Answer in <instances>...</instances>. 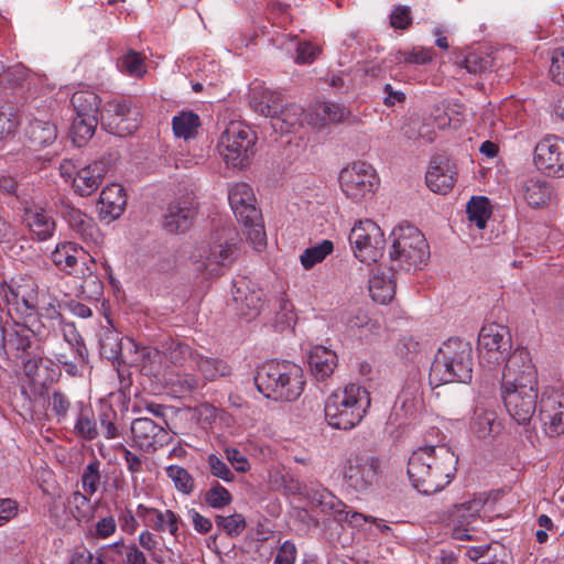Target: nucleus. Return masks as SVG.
Wrapping results in <instances>:
<instances>
[{
	"label": "nucleus",
	"instance_id": "nucleus-1",
	"mask_svg": "<svg viewBox=\"0 0 564 564\" xmlns=\"http://www.w3.org/2000/svg\"><path fill=\"white\" fill-rule=\"evenodd\" d=\"M254 384L267 399L292 402L303 393L305 380L300 366L272 360L258 368Z\"/></svg>",
	"mask_w": 564,
	"mask_h": 564
},
{
	"label": "nucleus",
	"instance_id": "nucleus-2",
	"mask_svg": "<svg viewBox=\"0 0 564 564\" xmlns=\"http://www.w3.org/2000/svg\"><path fill=\"white\" fill-rule=\"evenodd\" d=\"M370 404L368 390L362 386L349 383L327 397L324 406L325 419L333 429L348 431L364 420Z\"/></svg>",
	"mask_w": 564,
	"mask_h": 564
},
{
	"label": "nucleus",
	"instance_id": "nucleus-3",
	"mask_svg": "<svg viewBox=\"0 0 564 564\" xmlns=\"http://www.w3.org/2000/svg\"><path fill=\"white\" fill-rule=\"evenodd\" d=\"M473 348L460 338H449L438 348L430 378L438 383H468L473 378Z\"/></svg>",
	"mask_w": 564,
	"mask_h": 564
},
{
	"label": "nucleus",
	"instance_id": "nucleus-4",
	"mask_svg": "<svg viewBox=\"0 0 564 564\" xmlns=\"http://www.w3.org/2000/svg\"><path fill=\"white\" fill-rule=\"evenodd\" d=\"M437 458L443 459L442 467H435L434 474L429 471V463L433 457L425 449H416L408 462V476L414 489L423 495H432L443 490L452 480L456 471L457 457H452L441 451Z\"/></svg>",
	"mask_w": 564,
	"mask_h": 564
},
{
	"label": "nucleus",
	"instance_id": "nucleus-5",
	"mask_svg": "<svg viewBox=\"0 0 564 564\" xmlns=\"http://www.w3.org/2000/svg\"><path fill=\"white\" fill-rule=\"evenodd\" d=\"M392 246L391 270H416L430 258V250L424 235L411 224H400L391 232Z\"/></svg>",
	"mask_w": 564,
	"mask_h": 564
},
{
	"label": "nucleus",
	"instance_id": "nucleus-6",
	"mask_svg": "<svg viewBox=\"0 0 564 564\" xmlns=\"http://www.w3.org/2000/svg\"><path fill=\"white\" fill-rule=\"evenodd\" d=\"M231 234V230L223 229L197 247L193 254L195 270L205 279L223 275L236 261L238 248Z\"/></svg>",
	"mask_w": 564,
	"mask_h": 564
},
{
	"label": "nucleus",
	"instance_id": "nucleus-7",
	"mask_svg": "<svg viewBox=\"0 0 564 564\" xmlns=\"http://www.w3.org/2000/svg\"><path fill=\"white\" fill-rule=\"evenodd\" d=\"M258 137L248 126L240 121H230L221 132L217 148L226 165L245 169L250 165L254 154Z\"/></svg>",
	"mask_w": 564,
	"mask_h": 564
},
{
	"label": "nucleus",
	"instance_id": "nucleus-8",
	"mask_svg": "<svg viewBox=\"0 0 564 564\" xmlns=\"http://www.w3.org/2000/svg\"><path fill=\"white\" fill-rule=\"evenodd\" d=\"M345 484L357 492L373 488L381 475V460L373 455L350 453L341 465Z\"/></svg>",
	"mask_w": 564,
	"mask_h": 564
},
{
	"label": "nucleus",
	"instance_id": "nucleus-9",
	"mask_svg": "<svg viewBox=\"0 0 564 564\" xmlns=\"http://www.w3.org/2000/svg\"><path fill=\"white\" fill-rule=\"evenodd\" d=\"M100 97L91 90H77L70 98L76 117L72 123L75 141L85 142L90 139L100 120Z\"/></svg>",
	"mask_w": 564,
	"mask_h": 564
},
{
	"label": "nucleus",
	"instance_id": "nucleus-10",
	"mask_svg": "<svg viewBox=\"0 0 564 564\" xmlns=\"http://www.w3.org/2000/svg\"><path fill=\"white\" fill-rule=\"evenodd\" d=\"M348 239L355 257L362 263L377 262L383 254L384 235L381 228L370 219L355 224Z\"/></svg>",
	"mask_w": 564,
	"mask_h": 564
},
{
	"label": "nucleus",
	"instance_id": "nucleus-11",
	"mask_svg": "<svg viewBox=\"0 0 564 564\" xmlns=\"http://www.w3.org/2000/svg\"><path fill=\"white\" fill-rule=\"evenodd\" d=\"M339 184L346 197L358 203L371 197L378 187L379 178L369 163L358 161L340 171Z\"/></svg>",
	"mask_w": 564,
	"mask_h": 564
},
{
	"label": "nucleus",
	"instance_id": "nucleus-12",
	"mask_svg": "<svg viewBox=\"0 0 564 564\" xmlns=\"http://www.w3.org/2000/svg\"><path fill=\"white\" fill-rule=\"evenodd\" d=\"M100 123L107 132L126 137L139 128L140 111L126 99H112L104 105Z\"/></svg>",
	"mask_w": 564,
	"mask_h": 564
},
{
	"label": "nucleus",
	"instance_id": "nucleus-13",
	"mask_svg": "<svg viewBox=\"0 0 564 564\" xmlns=\"http://www.w3.org/2000/svg\"><path fill=\"white\" fill-rule=\"evenodd\" d=\"M511 348V336L508 327L500 324L485 325L478 336V351L481 362L488 367L506 360V354Z\"/></svg>",
	"mask_w": 564,
	"mask_h": 564
},
{
	"label": "nucleus",
	"instance_id": "nucleus-14",
	"mask_svg": "<svg viewBox=\"0 0 564 564\" xmlns=\"http://www.w3.org/2000/svg\"><path fill=\"white\" fill-rule=\"evenodd\" d=\"M539 387H501V399L510 417L518 424H528L538 406Z\"/></svg>",
	"mask_w": 564,
	"mask_h": 564
},
{
	"label": "nucleus",
	"instance_id": "nucleus-15",
	"mask_svg": "<svg viewBox=\"0 0 564 564\" xmlns=\"http://www.w3.org/2000/svg\"><path fill=\"white\" fill-rule=\"evenodd\" d=\"M533 162L536 169L551 177H564V139L546 135L534 148Z\"/></svg>",
	"mask_w": 564,
	"mask_h": 564
},
{
	"label": "nucleus",
	"instance_id": "nucleus-16",
	"mask_svg": "<svg viewBox=\"0 0 564 564\" xmlns=\"http://www.w3.org/2000/svg\"><path fill=\"white\" fill-rule=\"evenodd\" d=\"M538 387V371L527 348H517L506 360L501 387Z\"/></svg>",
	"mask_w": 564,
	"mask_h": 564
},
{
	"label": "nucleus",
	"instance_id": "nucleus-17",
	"mask_svg": "<svg viewBox=\"0 0 564 564\" xmlns=\"http://www.w3.org/2000/svg\"><path fill=\"white\" fill-rule=\"evenodd\" d=\"M229 305L238 316L247 319L256 318L263 306V291L250 280L240 278L235 280L231 289Z\"/></svg>",
	"mask_w": 564,
	"mask_h": 564
},
{
	"label": "nucleus",
	"instance_id": "nucleus-18",
	"mask_svg": "<svg viewBox=\"0 0 564 564\" xmlns=\"http://www.w3.org/2000/svg\"><path fill=\"white\" fill-rule=\"evenodd\" d=\"M539 417L550 436L564 433V393L560 390H544L539 405Z\"/></svg>",
	"mask_w": 564,
	"mask_h": 564
},
{
	"label": "nucleus",
	"instance_id": "nucleus-19",
	"mask_svg": "<svg viewBox=\"0 0 564 564\" xmlns=\"http://www.w3.org/2000/svg\"><path fill=\"white\" fill-rule=\"evenodd\" d=\"M131 435L134 444L142 451L151 453L167 445L172 437L165 429L150 417H138L131 423Z\"/></svg>",
	"mask_w": 564,
	"mask_h": 564
},
{
	"label": "nucleus",
	"instance_id": "nucleus-20",
	"mask_svg": "<svg viewBox=\"0 0 564 564\" xmlns=\"http://www.w3.org/2000/svg\"><path fill=\"white\" fill-rule=\"evenodd\" d=\"M61 213L69 228L75 231L84 242L93 246L102 243V234L91 217L67 203L63 204Z\"/></svg>",
	"mask_w": 564,
	"mask_h": 564
},
{
	"label": "nucleus",
	"instance_id": "nucleus-21",
	"mask_svg": "<svg viewBox=\"0 0 564 564\" xmlns=\"http://www.w3.org/2000/svg\"><path fill=\"white\" fill-rule=\"evenodd\" d=\"M456 174L452 160L443 155L434 156L425 175L426 185L434 193L447 194L454 187Z\"/></svg>",
	"mask_w": 564,
	"mask_h": 564
},
{
	"label": "nucleus",
	"instance_id": "nucleus-22",
	"mask_svg": "<svg viewBox=\"0 0 564 564\" xmlns=\"http://www.w3.org/2000/svg\"><path fill=\"white\" fill-rule=\"evenodd\" d=\"M129 348L128 361L126 364L137 367L148 377H158L162 369V352L150 346H141L133 339L127 338Z\"/></svg>",
	"mask_w": 564,
	"mask_h": 564
},
{
	"label": "nucleus",
	"instance_id": "nucleus-23",
	"mask_svg": "<svg viewBox=\"0 0 564 564\" xmlns=\"http://www.w3.org/2000/svg\"><path fill=\"white\" fill-rule=\"evenodd\" d=\"M110 167V160L102 158L82 166L73 180V187L80 196H89L98 189Z\"/></svg>",
	"mask_w": 564,
	"mask_h": 564
},
{
	"label": "nucleus",
	"instance_id": "nucleus-24",
	"mask_svg": "<svg viewBox=\"0 0 564 564\" xmlns=\"http://www.w3.org/2000/svg\"><path fill=\"white\" fill-rule=\"evenodd\" d=\"M228 200L237 220L253 221L259 218L260 210L256 207V196L247 183H236L229 187Z\"/></svg>",
	"mask_w": 564,
	"mask_h": 564
},
{
	"label": "nucleus",
	"instance_id": "nucleus-25",
	"mask_svg": "<svg viewBox=\"0 0 564 564\" xmlns=\"http://www.w3.org/2000/svg\"><path fill=\"white\" fill-rule=\"evenodd\" d=\"M422 405L420 384L412 381L405 386L397 398L390 414V422L402 425L406 420L414 417Z\"/></svg>",
	"mask_w": 564,
	"mask_h": 564
},
{
	"label": "nucleus",
	"instance_id": "nucleus-26",
	"mask_svg": "<svg viewBox=\"0 0 564 564\" xmlns=\"http://www.w3.org/2000/svg\"><path fill=\"white\" fill-rule=\"evenodd\" d=\"M22 220L35 240L45 241L55 231L56 224L52 213L41 206L32 205L25 207Z\"/></svg>",
	"mask_w": 564,
	"mask_h": 564
},
{
	"label": "nucleus",
	"instance_id": "nucleus-27",
	"mask_svg": "<svg viewBox=\"0 0 564 564\" xmlns=\"http://www.w3.org/2000/svg\"><path fill=\"white\" fill-rule=\"evenodd\" d=\"M137 516L142 519L147 527L158 532L169 531L170 534L177 540L180 517L172 510L161 511L156 508L147 507L140 503L137 507Z\"/></svg>",
	"mask_w": 564,
	"mask_h": 564
},
{
	"label": "nucleus",
	"instance_id": "nucleus-28",
	"mask_svg": "<svg viewBox=\"0 0 564 564\" xmlns=\"http://www.w3.org/2000/svg\"><path fill=\"white\" fill-rule=\"evenodd\" d=\"M518 192L532 208L546 206L554 195L552 184L540 176L521 180L518 184Z\"/></svg>",
	"mask_w": 564,
	"mask_h": 564
},
{
	"label": "nucleus",
	"instance_id": "nucleus-29",
	"mask_svg": "<svg viewBox=\"0 0 564 564\" xmlns=\"http://www.w3.org/2000/svg\"><path fill=\"white\" fill-rule=\"evenodd\" d=\"M194 216L195 208L189 200L172 202L164 215V228L172 234L184 232L191 227Z\"/></svg>",
	"mask_w": 564,
	"mask_h": 564
},
{
	"label": "nucleus",
	"instance_id": "nucleus-30",
	"mask_svg": "<svg viewBox=\"0 0 564 564\" xmlns=\"http://www.w3.org/2000/svg\"><path fill=\"white\" fill-rule=\"evenodd\" d=\"M87 257L88 253L84 248L72 241L58 243L51 256L53 263L68 274L78 272L76 265L79 261L86 265Z\"/></svg>",
	"mask_w": 564,
	"mask_h": 564
},
{
	"label": "nucleus",
	"instance_id": "nucleus-31",
	"mask_svg": "<svg viewBox=\"0 0 564 564\" xmlns=\"http://www.w3.org/2000/svg\"><path fill=\"white\" fill-rule=\"evenodd\" d=\"M4 292L9 302L22 303L29 310H34L37 306V286L30 276L11 279Z\"/></svg>",
	"mask_w": 564,
	"mask_h": 564
},
{
	"label": "nucleus",
	"instance_id": "nucleus-32",
	"mask_svg": "<svg viewBox=\"0 0 564 564\" xmlns=\"http://www.w3.org/2000/svg\"><path fill=\"white\" fill-rule=\"evenodd\" d=\"M193 368L200 375L199 377L205 386L207 382L228 378L232 372L230 365L226 360L218 357L204 356L198 351L194 355Z\"/></svg>",
	"mask_w": 564,
	"mask_h": 564
},
{
	"label": "nucleus",
	"instance_id": "nucleus-33",
	"mask_svg": "<svg viewBox=\"0 0 564 564\" xmlns=\"http://www.w3.org/2000/svg\"><path fill=\"white\" fill-rule=\"evenodd\" d=\"M485 506L482 498H474L456 506L455 518L458 521V525H455L452 530V538L458 541H469L471 535L468 533V528L464 525L470 524L478 516Z\"/></svg>",
	"mask_w": 564,
	"mask_h": 564
},
{
	"label": "nucleus",
	"instance_id": "nucleus-34",
	"mask_svg": "<svg viewBox=\"0 0 564 564\" xmlns=\"http://www.w3.org/2000/svg\"><path fill=\"white\" fill-rule=\"evenodd\" d=\"M308 367L316 380H325L333 375L337 367V355L323 346H316L310 352Z\"/></svg>",
	"mask_w": 564,
	"mask_h": 564
},
{
	"label": "nucleus",
	"instance_id": "nucleus-35",
	"mask_svg": "<svg viewBox=\"0 0 564 564\" xmlns=\"http://www.w3.org/2000/svg\"><path fill=\"white\" fill-rule=\"evenodd\" d=\"M100 355L112 362L126 364L128 361L129 348L127 340L123 343L119 333L115 329L106 328L100 334L99 339Z\"/></svg>",
	"mask_w": 564,
	"mask_h": 564
},
{
	"label": "nucleus",
	"instance_id": "nucleus-36",
	"mask_svg": "<svg viewBox=\"0 0 564 564\" xmlns=\"http://www.w3.org/2000/svg\"><path fill=\"white\" fill-rule=\"evenodd\" d=\"M98 203L100 214L111 219L118 218L127 204L123 187L116 183L106 186L100 193Z\"/></svg>",
	"mask_w": 564,
	"mask_h": 564
},
{
	"label": "nucleus",
	"instance_id": "nucleus-37",
	"mask_svg": "<svg viewBox=\"0 0 564 564\" xmlns=\"http://www.w3.org/2000/svg\"><path fill=\"white\" fill-rule=\"evenodd\" d=\"M35 334L23 324H14L6 328V349L20 351L25 356L34 354Z\"/></svg>",
	"mask_w": 564,
	"mask_h": 564
},
{
	"label": "nucleus",
	"instance_id": "nucleus-38",
	"mask_svg": "<svg viewBox=\"0 0 564 564\" xmlns=\"http://www.w3.org/2000/svg\"><path fill=\"white\" fill-rule=\"evenodd\" d=\"M25 137L34 148L47 147L56 140L57 128L50 120L33 119L25 128Z\"/></svg>",
	"mask_w": 564,
	"mask_h": 564
},
{
	"label": "nucleus",
	"instance_id": "nucleus-39",
	"mask_svg": "<svg viewBox=\"0 0 564 564\" xmlns=\"http://www.w3.org/2000/svg\"><path fill=\"white\" fill-rule=\"evenodd\" d=\"M349 115V110L338 104L321 102L307 113V120L314 124L326 126L340 122Z\"/></svg>",
	"mask_w": 564,
	"mask_h": 564
},
{
	"label": "nucleus",
	"instance_id": "nucleus-40",
	"mask_svg": "<svg viewBox=\"0 0 564 564\" xmlns=\"http://www.w3.org/2000/svg\"><path fill=\"white\" fill-rule=\"evenodd\" d=\"M369 293L371 299L380 304H387L394 297L395 282L390 271L373 273L369 280Z\"/></svg>",
	"mask_w": 564,
	"mask_h": 564
},
{
	"label": "nucleus",
	"instance_id": "nucleus-41",
	"mask_svg": "<svg viewBox=\"0 0 564 564\" xmlns=\"http://www.w3.org/2000/svg\"><path fill=\"white\" fill-rule=\"evenodd\" d=\"M304 110L302 107L291 104L279 108L276 115L271 118V127L281 134L291 132L296 126L301 124Z\"/></svg>",
	"mask_w": 564,
	"mask_h": 564
},
{
	"label": "nucleus",
	"instance_id": "nucleus-42",
	"mask_svg": "<svg viewBox=\"0 0 564 564\" xmlns=\"http://www.w3.org/2000/svg\"><path fill=\"white\" fill-rule=\"evenodd\" d=\"M306 497L312 506L319 509L321 512L329 513L335 517L338 510L343 509V501L322 486L311 487L306 491Z\"/></svg>",
	"mask_w": 564,
	"mask_h": 564
},
{
	"label": "nucleus",
	"instance_id": "nucleus-43",
	"mask_svg": "<svg viewBox=\"0 0 564 564\" xmlns=\"http://www.w3.org/2000/svg\"><path fill=\"white\" fill-rule=\"evenodd\" d=\"M250 104L257 112L270 118L278 113L282 105L278 93L269 89L260 90L258 87L252 89Z\"/></svg>",
	"mask_w": 564,
	"mask_h": 564
},
{
	"label": "nucleus",
	"instance_id": "nucleus-44",
	"mask_svg": "<svg viewBox=\"0 0 564 564\" xmlns=\"http://www.w3.org/2000/svg\"><path fill=\"white\" fill-rule=\"evenodd\" d=\"M161 352L170 364L180 367L187 361L194 362V355L197 354L187 344L174 338H170L162 344Z\"/></svg>",
	"mask_w": 564,
	"mask_h": 564
},
{
	"label": "nucleus",
	"instance_id": "nucleus-45",
	"mask_svg": "<svg viewBox=\"0 0 564 564\" xmlns=\"http://www.w3.org/2000/svg\"><path fill=\"white\" fill-rule=\"evenodd\" d=\"M90 497L85 492L76 490L66 498L64 507L78 523L88 522L93 517Z\"/></svg>",
	"mask_w": 564,
	"mask_h": 564
},
{
	"label": "nucleus",
	"instance_id": "nucleus-46",
	"mask_svg": "<svg viewBox=\"0 0 564 564\" xmlns=\"http://www.w3.org/2000/svg\"><path fill=\"white\" fill-rule=\"evenodd\" d=\"M90 265L86 263L77 273L79 274V278L83 280L82 284L79 285L80 294L84 295L87 299H95L97 300L102 294V282L98 278V275L95 273L96 263L93 258H90Z\"/></svg>",
	"mask_w": 564,
	"mask_h": 564
},
{
	"label": "nucleus",
	"instance_id": "nucleus-47",
	"mask_svg": "<svg viewBox=\"0 0 564 564\" xmlns=\"http://www.w3.org/2000/svg\"><path fill=\"white\" fill-rule=\"evenodd\" d=\"M466 214L470 223H474L478 229H484L491 216L489 199L485 196L471 197L467 203Z\"/></svg>",
	"mask_w": 564,
	"mask_h": 564
},
{
	"label": "nucleus",
	"instance_id": "nucleus-48",
	"mask_svg": "<svg viewBox=\"0 0 564 564\" xmlns=\"http://www.w3.org/2000/svg\"><path fill=\"white\" fill-rule=\"evenodd\" d=\"M347 328L361 339H367L369 335L378 334L380 326L377 322L370 319L368 315L358 311L346 321Z\"/></svg>",
	"mask_w": 564,
	"mask_h": 564
},
{
	"label": "nucleus",
	"instance_id": "nucleus-49",
	"mask_svg": "<svg viewBox=\"0 0 564 564\" xmlns=\"http://www.w3.org/2000/svg\"><path fill=\"white\" fill-rule=\"evenodd\" d=\"M199 124V117L193 111H182L172 119L174 134L185 140L196 134Z\"/></svg>",
	"mask_w": 564,
	"mask_h": 564
},
{
	"label": "nucleus",
	"instance_id": "nucleus-50",
	"mask_svg": "<svg viewBox=\"0 0 564 564\" xmlns=\"http://www.w3.org/2000/svg\"><path fill=\"white\" fill-rule=\"evenodd\" d=\"M497 415L494 411L477 408L471 419L470 429L478 438H487L495 431Z\"/></svg>",
	"mask_w": 564,
	"mask_h": 564
},
{
	"label": "nucleus",
	"instance_id": "nucleus-51",
	"mask_svg": "<svg viewBox=\"0 0 564 564\" xmlns=\"http://www.w3.org/2000/svg\"><path fill=\"white\" fill-rule=\"evenodd\" d=\"M74 432L77 436L87 441H93L98 437L99 430L91 409H80L75 422Z\"/></svg>",
	"mask_w": 564,
	"mask_h": 564
},
{
	"label": "nucleus",
	"instance_id": "nucleus-52",
	"mask_svg": "<svg viewBox=\"0 0 564 564\" xmlns=\"http://www.w3.org/2000/svg\"><path fill=\"white\" fill-rule=\"evenodd\" d=\"M215 523L217 529L229 538L239 536L247 528L245 516L237 512L230 516L216 514Z\"/></svg>",
	"mask_w": 564,
	"mask_h": 564
},
{
	"label": "nucleus",
	"instance_id": "nucleus-53",
	"mask_svg": "<svg viewBox=\"0 0 564 564\" xmlns=\"http://www.w3.org/2000/svg\"><path fill=\"white\" fill-rule=\"evenodd\" d=\"M334 250V245L330 240H323L322 242L312 246L303 251L300 257L301 264L304 269L310 270L315 264L322 262Z\"/></svg>",
	"mask_w": 564,
	"mask_h": 564
},
{
	"label": "nucleus",
	"instance_id": "nucleus-54",
	"mask_svg": "<svg viewBox=\"0 0 564 564\" xmlns=\"http://www.w3.org/2000/svg\"><path fill=\"white\" fill-rule=\"evenodd\" d=\"M238 221L243 225L247 240L252 245L254 250H263L267 246V235L261 213H259V218L257 220L254 219L253 221H248V219H245Z\"/></svg>",
	"mask_w": 564,
	"mask_h": 564
},
{
	"label": "nucleus",
	"instance_id": "nucleus-55",
	"mask_svg": "<svg viewBox=\"0 0 564 564\" xmlns=\"http://www.w3.org/2000/svg\"><path fill=\"white\" fill-rule=\"evenodd\" d=\"M394 59L397 63L413 64V65H425L432 62L434 56L433 48H426L423 46H414L411 50H400L395 53Z\"/></svg>",
	"mask_w": 564,
	"mask_h": 564
},
{
	"label": "nucleus",
	"instance_id": "nucleus-56",
	"mask_svg": "<svg viewBox=\"0 0 564 564\" xmlns=\"http://www.w3.org/2000/svg\"><path fill=\"white\" fill-rule=\"evenodd\" d=\"M166 476L174 482L175 488L184 494L191 495L195 487L193 476L182 466L170 465L165 468Z\"/></svg>",
	"mask_w": 564,
	"mask_h": 564
},
{
	"label": "nucleus",
	"instance_id": "nucleus-57",
	"mask_svg": "<svg viewBox=\"0 0 564 564\" xmlns=\"http://www.w3.org/2000/svg\"><path fill=\"white\" fill-rule=\"evenodd\" d=\"M100 466L101 463L95 458L85 467L82 474V487L88 496H94L98 491L101 479Z\"/></svg>",
	"mask_w": 564,
	"mask_h": 564
},
{
	"label": "nucleus",
	"instance_id": "nucleus-58",
	"mask_svg": "<svg viewBox=\"0 0 564 564\" xmlns=\"http://www.w3.org/2000/svg\"><path fill=\"white\" fill-rule=\"evenodd\" d=\"M65 341L70 346L73 354L76 355L78 361H86L88 357L87 348L84 340L75 327L74 323H67L62 328Z\"/></svg>",
	"mask_w": 564,
	"mask_h": 564
},
{
	"label": "nucleus",
	"instance_id": "nucleus-59",
	"mask_svg": "<svg viewBox=\"0 0 564 564\" xmlns=\"http://www.w3.org/2000/svg\"><path fill=\"white\" fill-rule=\"evenodd\" d=\"M205 503L213 509H223L232 501L231 494L218 481H214L204 494Z\"/></svg>",
	"mask_w": 564,
	"mask_h": 564
},
{
	"label": "nucleus",
	"instance_id": "nucleus-60",
	"mask_svg": "<svg viewBox=\"0 0 564 564\" xmlns=\"http://www.w3.org/2000/svg\"><path fill=\"white\" fill-rule=\"evenodd\" d=\"M390 26L394 30L406 31L413 23L412 10L409 6H394L389 15Z\"/></svg>",
	"mask_w": 564,
	"mask_h": 564
},
{
	"label": "nucleus",
	"instance_id": "nucleus-61",
	"mask_svg": "<svg viewBox=\"0 0 564 564\" xmlns=\"http://www.w3.org/2000/svg\"><path fill=\"white\" fill-rule=\"evenodd\" d=\"M124 550V539L121 538L111 544L101 546L98 551L104 564H123Z\"/></svg>",
	"mask_w": 564,
	"mask_h": 564
},
{
	"label": "nucleus",
	"instance_id": "nucleus-62",
	"mask_svg": "<svg viewBox=\"0 0 564 564\" xmlns=\"http://www.w3.org/2000/svg\"><path fill=\"white\" fill-rule=\"evenodd\" d=\"M121 69L130 76L142 77L147 72L144 58L140 53L130 51L121 58Z\"/></svg>",
	"mask_w": 564,
	"mask_h": 564
},
{
	"label": "nucleus",
	"instance_id": "nucleus-63",
	"mask_svg": "<svg viewBox=\"0 0 564 564\" xmlns=\"http://www.w3.org/2000/svg\"><path fill=\"white\" fill-rule=\"evenodd\" d=\"M117 419V412L111 406H104L98 415L99 424L107 440H113L119 436V431L116 425Z\"/></svg>",
	"mask_w": 564,
	"mask_h": 564
},
{
	"label": "nucleus",
	"instance_id": "nucleus-64",
	"mask_svg": "<svg viewBox=\"0 0 564 564\" xmlns=\"http://www.w3.org/2000/svg\"><path fill=\"white\" fill-rule=\"evenodd\" d=\"M117 531V522L113 516L100 518L89 530L88 536L95 540H106Z\"/></svg>",
	"mask_w": 564,
	"mask_h": 564
}]
</instances>
